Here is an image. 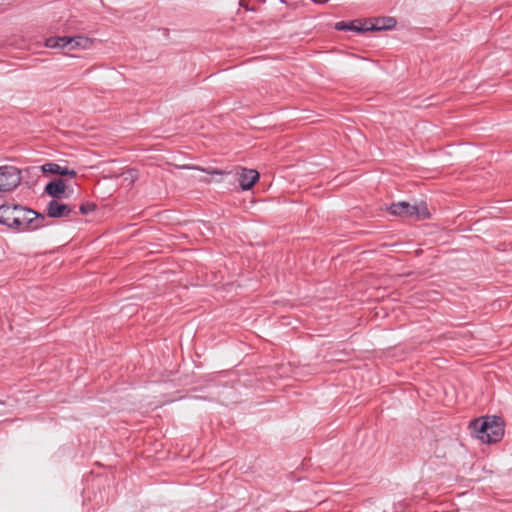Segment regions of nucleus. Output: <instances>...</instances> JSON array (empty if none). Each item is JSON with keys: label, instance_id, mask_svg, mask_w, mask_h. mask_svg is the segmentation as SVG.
<instances>
[{"label": "nucleus", "instance_id": "nucleus-1", "mask_svg": "<svg viewBox=\"0 0 512 512\" xmlns=\"http://www.w3.org/2000/svg\"><path fill=\"white\" fill-rule=\"evenodd\" d=\"M46 217L43 214L17 204L0 206V223L19 232L34 231L44 227Z\"/></svg>", "mask_w": 512, "mask_h": 512}, {"label": "nucleus", "instance_id": "nucleus-2", "mask_svg": "<svg viewBox=\"0 0 512 512\" xmlns=\"http://www.w3.org/2000/svg\"><path fill=\"white\" fill-rule=\"evenodd\" d=\"M470 427L476 438L483 443L497 442L503 436L504 430L499 418H480L474 420Z\"/></svg>", "mask_w": 512, "mask_h": 512}, {"label": "nucleus", "instance_id": "nucleus-3", "mask_svg": "<svg viewBox=\"0 0 512 512\" xmlns=\"http://www.w3.org/2000/svg\"><path fill=\"white\" fill-rule=\"evenodd\" d=\"M388 211L394 216L414 220H424L430 217L427 204L424 201L414 202L413 204L408 202L393 203Z\"/></svg>", "mask_w": 512, "mask_h": 512}, {"label": "nucleus", "instance_id": "nucleus-4", "mask_svg": "<svg viewBox=\"0 0 512 512\" xmlns=\"http://www.w3.org/2000/svg\"><path fill=\"white\" fill-rule=\"evenodd\" d=\"M21 182V173L14 166L0 167V192H8L15 189Z\"/></svg>", "mask_w": 512, "mask_h": 512}, {"label": "nucleus", "instance_id": "nucleus-5", "mask_svg": "<svg viewBox=\"0 0 512 512\" xmlns=\"http://www.w3.org/2000/svg\"><path fill=\"white\" fill-rule=\"evenodd\" d=\"M396 23L397 22L393 17H378L365 19L364 25H366L367 31H381L394 28Z\"/></svg>", "mask_w": 512, "mask_h": 512}, {"label": "nucleus", "instance_id": "nucleus-6", "mask_svg": "<svg viewBox=\"0 0 512 512\" xmlns=\"http://www.w3.org/2000/svg\"><path fill=\"white\" fill-rule=\"evenodd\" d=\"M238 180L243 190L251 189L259 179V172L254 169L239 168Z\"/></svg>", "mask_w": 512, "mask_h": 512}, {"label": "nucleus", "instance_id": "nucleus-7", "mask_svg": "<svg viewBox=\"0 0 512 512\" xmlns=\"http://www.w3.org/2000/svg\"><path fill=\"white\" fill-rule=\"evenodd\" d=\"M70 212L71 209L68 205L60 203L57 200L50 201L47 206V214L52 218L66 217Z\"/></svg>", "mask_w": 512, "mask_h": 512}, {"label": "nucleus", "instance_id": "nucleus-8", "mask_svg": "<svg viewBox=\"0 0 512 512\" xmlns=\"http://www.w3.org/2000/svg\"><path fill=\"white\" fill-rule=\"evenodd\" d=\"M365 23V19L364 20H354V21H351V22H344V21H341V22H338L335 24V28L339 31H342V30H352V31H356V32H367V27L366 25H364Z\"/></svg>", "mask_w": 512, "mask_h": 512}, {"label": "nucleus", "instance_id": "nucleus-9", "mask_svg": "<svg viewBox=\"0 0 512 512\" xmlns=\"http://www.w3.org/2000/svg\"><path fill=\"white\" fill-rule=\"evenodd\" d=\"M69 40V49H90L93 45V40L84 37V36H76V37H68Z\"/></svg>", "mask_w": 512, "mask_h": 512}, {"label": "nucleus", "instance_id": "nucleus-10", "mask_svg": "<svg viewBox=\"0 0 512 512\" xmlns=\"http://www.w3.org/2000/svg\"><path fill=\"white\" fill-rule=\"evenodd\" d=\"M66 186L63 180L58 179L48 183L45 187V191L54 198H61L65 192Z\"/></svg>", "mask_w": 512, "mask_h": 512}, {"label": "nucleus", "instance_id": "nucleus-11", "mask_svg": "<svg viewBox=\"0 0 512 512\" xmlns=\"http://www.w3.org/2000/svg\"><path fill=\"white\" fill-rule=\"evenodd\" d=\"M45 46L48 48H66L69 46L68 37H50L46 39Z\"/></svg>", "mask_w": 512, "mask_h": 512}, {"label": "nucleus", "instance_id": "nucleus-12", "mask_svg": "<svg viewBox=\"0 0 512 512\" xmlns=\"http://www.w3.org/2000/svg\"><path fill=\"white\" fill-rule=\"evenodd\" d=\"M60 165L56 163H46L41 166V170L44 173H50V174H59L60 171Z\"/></svg>", "mask_w": 512, "mask_h": 512}, {"label": "nucleus", "instance_id": "nucleus-13", "mask_svg": "<svg viewBox=\"0 0 512 512\" xmlns=\"http://www.w3.org/2000/svg\"><path fill=\"white\" fill-rule=\"evenodd\" d=\"M122 177L126 182L132 184L138 179V171L135 169H128L122 174Z\"/></svg>", "mask_w": 512, "mask_h": 512}, {"label": "nucleus", "instance_id": "nucleus-14", "mask_svg": "<svg viewBox=\"0 0 512 512\" xmlns=\"http://www.w3.org/2000/svg\"><path fill=\"white\" fill-rule=\"evenodd\" d=\"M59 175L62 176H70L72 178L76 177L77 173L74 170L68 169L67 167H60Z\"/></svg>", "mask_w": 512, "mask_h": 512}, {"label": "nucleus", "instance_id": "nucleus-15", "mask_svg": "<svg viewBox=\"0 0 512 512\" xmlns=\"http://www.w3.org/2000/svg\"><path fill=\"white\" fill-rule=\"evenodd\" d=\"M95 209V205L92 203L82 204L80 206V211L82 214H87Z\"/></svg>", "mask_w": 512, "mask_h": 512}, {"label": "nucleus", "instance_id": "nucleus-16", "mask_svg": "<svg viewBox=\"0 0 512 512\" xmlns=\"http://www.w3.org/2000/svg\"><path fill=\"white\" fill-rule=\"evenodd\" d=\"M201 170L205 171V169H201ZM206 172H207V170H206ZM208 173H210V174H222V172L217 171V170H211V171H208Z\"/></svg>", "mask_w": 512, "mask_h": 512}, {"label": "nucleus", "instance_id": "nucleus-17", "mask_svg": "<svg viewBox=\"0 0 512 512\" xmlns=\"http://www.w3.org/2000/svg\"><path fill=\"white\" fill-rule=\"evenodd\" d=\"M313 1L315 3H320V4L328 2V0H313Z\"/></svg>", "mask_w": 512, "mask_h": 512}]
</instances>
